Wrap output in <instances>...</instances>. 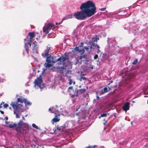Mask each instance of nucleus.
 Wrapping results in <instances>:
<instances>
[{
    "label": "nucleus",
    "instance_id": "obj_34",
    "mask_svg": "<svg viewBox=\"0 0 148 148\" xmlns=\"http://www.w3.org/2000/svg\"><path fill=\"white\" fill-rule=\"evenodd\" d=\"M74 50H75V51H78H78H79V47H76L74 49Z\"/></svg>",
    "mask_w": 148,
    "mask_h": 148
},
{
    "label": "nucleus",
    "instance_id": "obj_5",
    "mask_svg": "<svg viewBox=\"0 0 148 148\" xmlns=\"http://www.w3.org/2000/svg\"><path fill=\"white\" fill-rule=\"evenodd\" d=\"M68 56H62L56 60V62L58 64H62L63 66H56V68L58 69V67H64V68L66 67L68 64L66 62V61L68 59Z\"/></svg>",
    "mask_w": 148,
    "mask_h": 148
},
{
    "label": "nucleus",
    "instance_id": "obj_47",
    "mask_svg": "<svg viewBox=\"0 0 148 148\" xmlns=\"http://www.w3.org/2000/svg\"><path fill=\"white\" fill-rule=\"evenodd\" d=\"M68 88H69V89L73 90V87L72 86H70V87H69Z\"/></svg>",
    "mask_w": 148,
    "mask_h": 148
},
{
    "label": "nucleus",
    "instance_id": "obj_57",
    "mask_svg": "<svg viewBox=\"0 0 148 148\" xmlns=\"http://www.w3.org/2000/svg\"><path fill=\"white\" fill-rule=\"evenodd\" d=\"M144 135L145 136H148V133H147V134H144Z\"/></svg>",
    "mask_w": 148,
    "mask_h": 148
},
{
    "label": "nucleus",
    "instance_id": "obj_41",
    "mask_svg": "<svg viewBox=\"0 0 148 148\" xmlns=\"http://www.w3.org/2000/svg\"><path fill=\"white\" fill-rule=\"evenodd\" d=\"M98 56L97 54H96L95 55V56H94V58L95 59H96L97 58H98Z\"/></svg>",
    "mask_w": 148,
    "mask_h": 148
},
{
    "label": "nucleus",
    "instance_id": "obj_26",
    "mask_svg": "<svg viewBox=\"0 0 148 148\" xmlns=\"http://www.w3.org/2000/svg\"><path fill=\"white\" fill-rule=\"evenodd\" d=\"M75 123V121L73 120H71L69 122V124H72L73 126L76 125Z\"/></svg>",
    "mask_w": 148,
    "mask_h": 148
},
{
    "label": "nucleus",
    "instance_id": "obj_45",
    "mask_svg": "<svg viewBox=\"0 0 148 148\" xmlns=\"http://www.w3.org/2000/svg\"><path fill=\"white\" fill-rule=\"evenodd\" d=\"M119 12H112V14L113 15L116 14H117L118 13H119Z\"/></svg>",
    "mask_w": 148,
    "mask_h": 148
},
{
    "label": "nucleus",
    "instance_id": "obj_24",
    "mask_svg": "<svg viewBox=\"0 0 148 148\" xmlns=\"http://www.w3.org/2000/svg\"><path fill=\"white\" fill-rule=\"evenodd\" d=\"M78 90V93L79 94H82L86 90V89H81L79 90Z\"/></svg>",
    "mask_w": 148,
    "mask_h": 148
},
{
    "label": "nucleus",
    "instance_id": "obj_4",
    "mask_svg": "<svg viewBox=\"0 0 148 148\" xmlns=\"http://www.w3.org/2000/svg\"><path fill=\"white\" fill-rule=\"evenodd\" d=\"M139 27L136 24L132 23H131L129 25L128 27H124L125 29H129V33H134V35H136L137 33V31L138 30Z\"/></svg>",
    "mask_w": 148,
    "mask_h": 148
},
{
    "label": "nucleus",
    "instance_id": "obj_39",
    "mask_svg": "<svg viewBox=\"0 0 148 148\" xmlns=\"http://www.w3.org/2000/svg\"><path fill=\"white\" fill-rule=\"evenodd\" d=\"M72 14H71L68 16V17L69 18H72Z\"/></svg>",
    "mask_w": 148,
    "mask_h": 148
},
{
    "label": "nucleus",
    "instance_id": "obj_63",
    "mask_svg": "<svg viewBox=\"0 0 148 148\" xmlns=\"http://www.w3.org/2000/svg\"><path fill=\"white\" fill-rule=\"evenodd\" d=\"M27 114H26L25 115V117H26L27 116Z\"/></svg>",
    "mask_w": 148,
    "mask_h": 148
},
{
    "label": "nucleus",
    "instance_id": "obj_35",
    "mask_svg": "<svg viewBox=\"0 0 148 148\" xmlns=\"http://www.w3.org/2000/svg\"><path fill=\"white\" fill-rule=\"evenodd\" d=\"M96 47L97 49H99L100 48V47L99 45L97 44H95V46H94V48Z\"/></svg>",
    "mask_w": 148,
    "mask_h": 148
},
{
    "label": "nucleus",
    "instance_id": "obj_59",
    "mask_svg": "<svg viewBox=\"0 0 148 148\" xmlns=\"http://www.w3.org/2000/svg\"><path fill=\"white\" fill-rule=\"evenodd\" d=\"M118 18L119 17H118V16L117 15V16H116V18Z\"/></svg>",
    "mask_w": 148,
    "mask_h": 148
},
{
    "label": "nucleus",
    "instance_id": "obj_53",
    "mask_svg": "<svg viewBox=\"0 0 148 148\" xmlns=\"http://www.w3.org/2000/svg\"><path fill=\"white\" fill-rule=\"evenodd\" d=\"M97 49V53H99V52H100V50H99V49Z\"/></svg>",
    "mask_w": 148,
    "mask_h": 148
},
{
    "label": "nucleus",
    "instance_id": "obj_15",
    "mask_svg": "<svg viewBox=\"0 0 148 148\" xmlns=\"http://www.w3.org/2000/svg\"><path fill=\"white\" fill-rule=\"evenodd\" d=\"M18 125V123L17 124L16 123H13L12 122H9L8 123V126L9 127L13 129H16Z\"/></svg>",
    "mask_w": 148,
    "mask_h": 148
},
{
    "label": "nucleus",
    "instance_id": "obj_22",
    "mask_svg": "<svg viewBox=\"0 0 148 148\" xmlns=\"http://www.w3.org/2000/svg\"><path fill=\"white\" fill-rule=\"evenodd\" d=\"M86 58V55H84L81 56L78 59L79 60H81V61H84L85 60V59Z\"/></svg>",
    "mask_w": 148,
    "mask_h": 148
},
{
    "label": "nucleus",
    "instance_id": "obj_18",
    "mask_svg": "<svg viewBox=\"0 0 148 148\" xmlns=\"http://www.w3.org/2000/svg\"><path fill=\"white\" fill-rule=\"evenodd\" d=\"M31 146L32 148H44V147L42 145H39L37 144L32 145Z\"/></svg>",
    "mask_w": 148,
    "mask_h": 148
},
{
    "label": "nucleus",
    "instance_id": "obj_30",
    "mask_svg": "<svg viewBox=\"0 0 148 148\" xmlns=\"http://www.w3.org/2000/svg\"><path fill=\"white\" fill-rule=\"evenodd\" d=\"M49 110L51 111V113L55 112V109L53 108V107H52V108H50L49 109Z\"/></svg>",
    "mask_w": 148,
    "mask_h": 148
},
{
    "label": "nucleus",
    "instance_id": "obj_21",
    "mask_svg": "<svg viewBox=\"0 0 148 148\" xmlns=\"http://www.w3.org/2000/svg\"><path fill=\"white\" fill-rule=\"evenodd\" d=\"M108 91V89L107 87H105L104 88L102 89L100 92V94L101 95L107 92Z\"/></svg>",
    "mask_w": 148,
    "mask_h": 148
},
{
    "label": "nucleus",
    "instance_id": "obj_54",
    "mask_svg": "<svg viewBox=\"0 0 148 148\" xmlns=\"http://www.w3.org/2000/svg\"><path fill=\"white\" fill-rule=\"evenodd\" d=\"M8 117L7 116H6L5 118V120H7L8 119Z\"/></svg>",
    "mask_w": 148,
    "mask_h": 148
},
{
    "label": "nucleus",
    "instance_id": "obj_31",
    "mask_svg": "<svg viewBox=\"0 0 148 148\" xmlns=\"http://www.w3.org/2000/svg\"><path fill=\"white\" fill-rule=\"evenodd\" d=\"M138 62V59H136L135 60H134V62H132V64L134 65H136V64Z\"/></svg>",
    "mask_w": 148,
    "mask_h": 148
},
{
    "label": "nucleus",
    "instance_id": "obj_13",
    "mask_svg": "<svg viewBox=\"0 0 148 148\" xmlns=\"http://www.w3.org/2000/svg\"><path fill=\"white\" fill-rule=\"evenodd\" d=\"M32 46L33 47L32 51L34 53H38V46L35 43L33 42L32 44Z\"/></svg>",
    "mask_w": 148,
    "mask_h": 148
},
{
    "label": "nucleus",
    "instance_id": "obj_36",
    "mask_svg": "<svg viewBox=\"0 0 148 148\" xmlns=\"http://www.w3.org/2000/svg\"><path fill=\"white\" fill-rule=\"evenodd\" d=\"M69 84L70 85H71L73 83V81L72 79H71L70 78H69Z\"/></svg>",
    "mask_w": 148,
    "mask_h": 148
},
{
    "label": "nucleus",
    "instance_id": "obj_44",
    "mask_svg": "<svg viewBox=\"0 0 148 148\" xmlns=\"http://www.w3.org/2000/svg\"><path fill=\"white\" fill-rule=\"evenodd\" d=\"M3 103H4L3 102H2L1 103V104H0V108H1L2 107V105H3Z\"/></svg>",
    "mask_w": 148,
    "mask_h": 148
},
{
    "label": "nucleus",
    "instance_id": "obj_33",
    "mask_svg": "<svg viewBox=\"0 0 148 148\" xmlns=\"http://www.w3.org/2000/svg\"><path fill=\"white\" fill-rule=\"evenodd\" d=\"M86 78L85 77L81 76L80 78V81H81L82 80H86Z\"/></svg>",
    "mask_w": 148,
    "mask_h": 148
},
{
    "label": "nucleus",
    "instance_id": "obj_61",
    "mask_svg": "<svg viewBox=\"0 0 148 148\" xmlns=\"http://www.w3.org/2000/svg\"><path fill=\"white\" fill-rule=\"evenodd\" d=\"M81 85L79 86V88H81Z\"/></svg>",
    "mask_w": 148,
    "mask_h": 148
},
{
    "label": "nucleus",
    "instance_id": "obj_52",
    "mask_svg": "<svg viewBox=\"0 0 148 148\" xmlns=\"http://www.w3.org/2000/svg\"><path fill=\"white\" fill-rule=\"evenodd\" d=\"M144 94L145 95H148V92H144Z\"/></svg>",
    "mask_w": 148,
    "mask_h": 148
},
{
    "label": "nucleus",
    "instance_id": "obj_62",
    "mask_svg": "<svg viewBox=\"0 0 148 148\" xmlns=\"http://www.w3.org/2000/svg\"><path fill=\"white\" fill-rule=\"evenodd\" d=\"M56 25H58V23L57 22L56 23Z\"/></svg>",
    "mask_w": 148,
    "mask_h": 148
},
{
    "label": "nucleus",
    "instance_id": "obj_29",
    "mask_svg": "<svg viewBox=\"0 0 148 148\" xmlns=\"http://www.w3.org/2000/svg\"><path fill=\"white\" fill-rule=\"evenodd\" d=\"M60 119H59L58 118L54 117L53 119L52 120L54 122H57Z\"/></svg>",
    "mask_w": 148,
    "mask_h": 148
},
{
    "label": "nucleus",
    "instance_id": "obj_6",
    "mask_svg": "<svg viewBox=\"0 0 148 148\" xmlns=\"http://www.w3.org/2000/svg\"><path fill=\"white\" fill-rule=\"evenodd\" d=\"M66 67H58V69H60V72L64 76H66L68 78H70L71 77V71L70 70L66 69Z\"/></svg>",
    "mask_w": 148,
    "mask_h": 148
},
{
    "label": "nucleus",
    "instance_id": "obj_56",
    "mask_svg": "<svg viewBox=\"0 0 148 148\" xmlns=\"http://www.w3.org/2000/svg\"><path fill=\"white\" fill-rule=\"evenodd\" d=\"M22 117L23 119H24V116H23V115H22Z\"/></svg>",
    "mask_w": 148,
    "mask_h": 148
},
{
    "label": "nucleus",
    "instance_id": "obj_46",
    "mask_svg": "<svg viewBox=\"0 0 148 148\" xmlns=\"http://www.w3.org/2000/svg\"><path fill=\"white\" fill-rule=\"evenodd\" d=\"M96 145H95L93 147H89V148H95V147H96Z\"/></svg>",
    "mask_w": 148,
    "mask_h": 148
},
{
    "label": "nucleus",
    "instance_id": "obj_14",
    "mask_svg": "<svg viewBox=\"0 0 148 148\" xmlns=\"http://www.w3.org/2000/svg\"><path fill=\"white\" fill-rule=\"evenodd\" d=\"M130 103L128 102H127L124 104L122 107L123 110L126 112L127 111L130 109Z\"/></svg>",
    "mask_w": 148,
    "mask_h": 148
},
{
    "label": "nucleus",
    "instance_id": "obj_17",
    "mask_svg": "<svg viewBox=\"0 0 148 148\" xmlns=\"http://www.w3.org/2000/svg\"><path fill=\"white\" fill-rule=\"evenodd\" d=\"M28 35L30 37L29 40H31L35 37V32H29L28 33Z\"/></svg>",
    "mask_w": 148,
    "mask_h": 148
},
{
    "label": "nucleus",
    "instance_id": "obj_1",
    "mask_svg": "<svg viewBox=\"0 0 148 148\" xmlns=\"http://www.w3.org/2000/svg\"><path fill=\"white\" fill-rule=\"evenodd\" d=\"M81 11L74 14V16L78 20H83L86 17H90L96 12V7L94 3L88 1L82 3L80 7Z\"/></svg>",
    "mask_w": 148,
    "mask_h": 148
},
{
    "label": "nucleus",
    "instance_id": "obj_48",
    "mask_svg": "<svg viewBox=\"0 0 148 148\" xmlns=\"http://www.w3.org/2000/svg\"><path fill=\"white\" fill-rule=\"evenodd\" d=\"M80 44H81V45L80 46V47H81L83 46V45H84V43L83 42H81V43Z\"/></svg>",
    "mask_w": 148,
    "mask_h": 148
},
{
    "label": "nucleus",
    "instance_id": "obj_12",
    "mask_svg": "<svg viewBox=\"0 0 148 148\" xmlns=\"http://www.w3.org/2000/svg\"><path fill=\"white\" fill-rule=\"evenodd\" d=\"M97 38H93L90 40L89 43L90 45V48L91 49H94V46H95L94 42L97 41Z\"/></svg>",
    "mask_w": 148,
    "mask_h": 148
},
{
    "label": "nucleus",
    "instance_id": "obj_40",
    "mask_svg": "<svg viewBox=\"0 0 148 148\" xmlns=\"http://www.w3.org/2000/svg\"><path fill=\"white\" fill-rule=\"evenodd\" d=\"M103 121H105V122L103 123V124L104 125H106V124H107V121L106 120V119H103Z\"/></svg>",
    "mask_w": 148,
    "mask_h": 148
},
{
    "label": "nucleus",
    "instance_id": "obj_49",
    "mask_svg": "<svg viewBox=\"0 0 148 148\" xmlns=\"http://www.w3.org/2000/svg\"><path fill=\"white\" fill-rule=\"evenodd\" d=\"M59 130H60L59 129H58V128H57V130H56V129L55 130V132H57L58 130L59 131Z\"/></svg>",
    "mask_w": 148,
    "mask_h": 148
},
{
    "label": "nucleus",
    "instance_id": "obj_19",
    "mask_svg": "<svg viewBox=\"0 0 148 148\" xmlns=\"http://www.w3.org/2000/svg\"><path fill=\"white\" fill-rule=\"evenodd\" d=\"M78 90L77 88H76L75 90V92L74 94L72 95L71 96V97L72 98L75 97H77L78 96Z\"/></svg>",
    "mask_w": 148,
    "mask_h": 148
},
{
    "label": "nucleus",
    "instance_id": "obj_64",
    "mask_svg": "<svg viewBox=\"0 0 148 148\" xmlns=\"http://www.w3.org/2000/svg\"><path fill=\"white\" fill-rule=\"evenodd\" d=\"M91 68L92 69L93 68V67L92 66H91Z\"/></svg>",
    "mask_w": 148,
    "mask_h": 148
},
{
    "label": "nucleus",
    "instance_id": "obj_51",
    "mask_svg": "<svg viewBox=\"0 0 148 148\" xmlns=\"http://www.w3.org/2000/svg\"><path fill=\"white\" fill-rule=\"evenodd\" d=\"M28 82H27V83H26L25 84V85L26 86H29V85H28Z\"/></svg>",
    "mask_w": 148,
    "mask_h": 148
},
{
    "label": "nucleus",
    "instance_id": "obj_11",
    "mask_svg": "<svg viewBox=\"0 0 148 148\" xmlns=\"http://www.w3.org/2000/svg\"><path fill=\"white\" fill-rule=\"evenodd\" d=\"M32 45V42L31 40H29L27 42H26L25 44V51L23 52V54L24 55L25 54V51L27 54H29V48H30Z\"/></svg>",
    "mask_w": 148,
    "mask_h": 148
},
{
    "label": "nucleus",
    "instance_id": "obj_55",
    "mask_svg": "<svg viewBox=\"0 0 148 148\" xmlns=\"http://www.w3.org/2000/svg\"><path fill=\"white\" fill-rule=\"evenodd\" d=\"M0 112H1V113L2 114H3L4 113V112L3 111L0 110Z\"/></svg>",
    "mask_w": 148,
    "mask_h": 148
},
{
    "label": "nucleus",
    "instance_id": "obj_10",
    "mask_svg": "<svg viewBox=\"0 0 148 148\" xmlns=\"http://www.w3.org/2000/svg\"><path fill=\"white\" fill-rule=\"evenodd\" d=\"M21 126L23 128V130L26 131L29 129V126L27 123H24L22 120L19 121V133L20 132V127Z\"/></svg>",
    "mask_w": 148,
    "mask_h": 148
},
{
    "label": "nucleus",
    "instance_id": "obj_7",
    "mask_svg": "<svg viewBox=\"0 0 148 148\" xmlns=\"http://www.w3.org/2000/svg\"><path fill=\"white\" fill-rule=\"evenodd\" d=\"M18 98L17 99V101L16 102H12L11 105L12 106L14 109V114H16V118H18Z\"/></svg>",
    "mask_w": 148,
    "mask_h": 148
},
{
    "label": "nucleus",
    "instance_id": "obj_58",
    "mask_svg": "<svg viewBox=\"0 0 148 148\" xmlns=\"http://www.w3.org/2000/svg\"><path fill=\"white\" fill-rule=\"evenodd\" d=\"M79 120H78V121H77V123L78 124H79Z\"/></svg>",
    "mask_w": 148,
    "mask_h": 148
},
{
    "label": "nucleus",
    "instance_id": "obj_16",
    "mask_svg": "<svg viewBox=\"0 0 148 148\" xmlns=\"http://www.w3.org/2000/svg\"><path fill=\"white\" fill-rule=\"evenodd\" d=\"M26 110L25 107L21 104H19V112H23ZM19 116L20 114H19ZM20 116H19V118Z\"/></svg>",
    "mask_w": 148,
    "mask_h": 148
},
{
    "label": "nucleus",
    "instance_id": "obj_20",
    "mask_svg": "<svg viewBox=\"0 0 148 148\" xmlns=\"http://www.w3.org/2000/svg\"><path fill=\"white\" fill-rule=\"evenodd\" d=\"M26 99L22 96H20L19 97V102L21 103H23L24 102L25 103V100Z\"/></svg>",
    "mask_w": 148,
    "mask_h": 148
},
{
    "label": "nucleus",
    "instance_id": "obj_2",
    "mask_svg": "<svg viewBox=\"0 0 148 148\" xmlns=\"http://www.w3.org/2000/svg\"><path fill=\"white\" fill-rule=\"evenodd\" d=\"M116 40L114 38H108V45L107 46L109 48H112V52L109 54L110 56L117 55L120 52V48L118 46L116 47L114 45L116 43Z\"/></svg>",
    "mask_w": 148,
    "mask_h": 148
},
{
    "label": "nucleus",
    "instance_id": "obj_8",
    "mask_svg": "<svg viewBox=\"0 0 148 148\" xmlns=\"http://www.w3.org/2000/svg\"><path fill=\"white\" fill-rule=\"evenodd\" d=\"M34 87L38 89L39 88H42L41 85L42 83V79L41 78L37 77L35 80Z\"/></svg>",
    "mask_w": 148,
    "mask_h": 148
},
{
    "label": "nucleus",
    "instance_id": "obj_42",
    "mask_svg": "<svg viewBox=\"0 0 148 148\" xmlns=\"http://www.w3.org/2000/svg\"><path fill=\"white\" fill-rule=\"evenodd\" d=\"M106 9V8H101L99 9V10H100L101 11H103L105 10Z\"/></svg>",
    "mask_w": 148,
    "mask_h": 148
},
{
    "label": "nucleus",
    "instance_id": "obj_32",
    "mask_svg": "<svg viewBox=\"0 0 148 148\" xmlns=\"http://www.w3.org/2000/svg\"><path fill=\"white\" fill-rule=\"evenodd\" d=\"M32 126L33 127L37 129H39L38 127L35 124H33Z\"/></svg>",
    "mask_w": 148,
    "mask_h": 148
},
{
    "label": "nucleus",
    "instance_id": "obj_60",
    "mask_svg": "<svg viewBox=\"0 0 148 148\" xmlns=\"http://www.w3.org/2000/svg\"><path fill=\"white\" fill-rule=\"evenodd\" d=\"M73 84H75V81H74L73 82Z\"/></svg>",
    "mask_w": 148,
    "mask_h": 148
},
{
    "label": "nucleus",
    "instance_id": "obj_9",
    "mask_svg": "<svg viewBox=\"0 0 148 148\" xmlns=\"http://www.w3.org/2000/svg\"><path fill=\"white\" fill-rule=\"evenodd\" d=\"M53 24L48 23L43 28V32L47 34L49 33V31L54 26Z\"/></svg>",
    "mask_w": 148,
    "mask_h": 148
},
{
    "label": "nucleus",
    "instance_id": "obj_43",
    "mask_svg": "<svg viewBox=\"0 0 148 148\" xmlns=\"http://www.w3.org/2000/svg\"><path fill=\"white\" fill-rule=\"evenodd\" d=\"M68 18H68V17L67 16V17H64L63 18L62 20H66L68 19Z\"/></svg>",
    "mask_w": 148,
    "mask_h": 148
},
{
    "label": "nucleus",
    "instance_id": "obj_3",
    "mask_svg": "<svg viewBox=\"0 0 148 148\" xmlns=\"http://www.w3.org/2000/svg\"><path fill=\"white\" fill-rule=\"evenodd\" d=\"M51 47L47 46L46 49H45L42 53V56L44 58H46V62L45 64V65L46 67H49L52 66V57L49 53Z\"/></svg>",
    "mask_w": 148,
    "mask_h": 148
},
{
    "label": "nucleus",
    "instance_id": "obj_38",
    "mask_svg": "<svg viewBox=\"0 0 148 148\" xmlns=\"http://www.w3.org/2000/svg\"><path fill=\"white\" fill-rule=\"evenodd\" d=\"M89 47H87V46H85L84 47V48L85 49V50L88 51V49H89Z\"/></svg>",
    "mask_w": 148,
    "mask_h": 148
},
{
    "label": "nucleus",
    "instance_id": "obj_25",
    "mask_svg": "<svg viewBox=\"0 0 148 148\" xmlns=\"http://www.w3.org/2000/svg\"><path fill=\"white\" fill-rule=\"evenodd\" d=\"M53 108L55 109V112H53V113H54L55 114H58L59 113V111L58 109L57 108H55L53 107Z\"/></svg>",
    "mask_w": 148,
    "mask_h": 148
},
{
    "label": "nucleus",
    "instance_id": "obj_23",
    "mask_svg": "<svg viewBox=\"0 0 148 148\" xmlns=\"http://www.w3.org/2000/svg\"><path fill=\"white\" fill-rule=\"evenodd\" d=\"M32 104V103L29 101H27V99L25 100V106H30Z\"/></svg>",
    "mask_w": 148,
    "mask_h": 148
},
{
    "label": "nucleus",
    "instance_id": "obj_37",
    "mask_svg": "<svg viewBox=\"0 0 148 148\" xmlns=\"http://www.w3.org/2000/svg\"><path fill=\"white\" fill-rule=\"evenodd\" d=\"M3 107L4 108H6L8 106V105L7 103L3 104Z\"/></svg>",
    "mask_w": 148,
    "mask_h": 148
},
{
    "label": "nucleus",
    "instance_id": "obj_50",
    "mask_svg": "<svg viewBox=\"0 0 148 148\" xmlns=\"http://www.w3.org/2000/svg\"><path fill=\"white\" fill-rule=\"evenodd\" d=\"M96 98L98 100H99L100 98L98 96H97Z\"/></svg>",
    "mask_w": 148,
    "mask_h": 148
},
{
    "label": "nucleus",
    "instance_id": "obj_28",
    "mask_svg": "<svg viewBox=\"0 0 148 148\" xmlns=\"http://www.w3.org/2000/svg\"><path fill=\"white\" fill-rule=\"evenodd\" d=\"M85 52V50L83 48L82 49H79L78 52L81 53L82 54L83 53Z\"/></svg>",
    "mask_w": 148,
    "mask_h": 148
},
{
    "label": "nucleus",
    "instance_id": "obj_27",
    "mask_svg": "<svg viewBox=\"0 0 148 148\" xmlns=\"http://www.w3.org/2000/svg\"><path fill=\"white\" fill-rule=\"evenodd\" d=\"M107 114H108V113H103L101 114L100 116L99 117L100 118L101 117H103L106 116Z\"/></svg>",
    "mask_w": 148,
    "mask_h": 148
}]
</instances>
